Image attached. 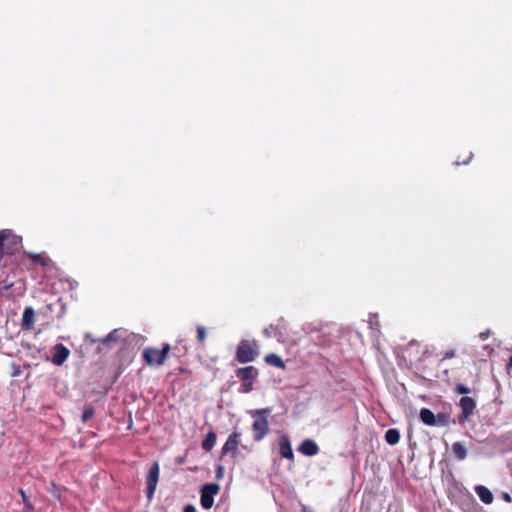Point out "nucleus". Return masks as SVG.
I'll use <instances>...</instances> for the list:
<instances>
[{"label":"nucleus","instance_id":"obj_25","mask_svg":"<svg viewBox=\"0 0 512 512\" xmlns=\"http://www.w3.org/2000/svg\"><path fill=\"white\" fill-rule=\"evenodd\" d=\"M449 423V416L446 413L436 415V426H446Z\"/></svg>","mask_w":512,"mask_h":512},{"label":"nucleus","instance_id":"obj_9","mask_svg":"<svg viewBox=\"0 0 512 512\" xmlns=\"http://www.w3.org/2000/svg\"><path fill=\"white\" fill-rule=\"evenodd\" d=\"M237 378L242 382H254L259 375L258 369L254 366L238 368L235 371Z\"/></svg>","mask_w":512,"mask_h":512},{"label":"nucleus","instance_id":"obj_34","mask_svg":"<svg viewBox=\"0 0 512 512\" xmlns=\"http://www.w3.org/2000/svg\"><path fill=\"white\" fill-rule=\"evenodd\" d=\"M506 368L508 371L512 370V355L510 356V358L508 360Z\"/></svg>","mask_w":512,"mask_h":512},{"label":"nucleus","instance_id":"obj_30","mask_svg":"<svg viewBox=\"0 0 512 512\" xmlns=\"http://www.w3.org/2000/svg\"><path fill=\"white\" fill-rule=\"evenodd\" d=\"M456 355L454 350L446 351L443 357V360L454 358Z\"/></svg>","mask_w":512,"mask_h":512},{"label":"nucleus","instance_id":"obj_38","mask_svg":"<svg viewBox=\"0 0 512 512\" xmlns=\"http://www.w3.org/2000/svg\"><path fill=\"white\" fill-rule=\"evenodd\" d=\"M222 468L220 467L218 470V477L221 475Z\"/></svg>","mask_w":512,"mask_h":512},{"label":"nucleus","instance_id":"obj_19","mask_svg":"<svg viewBox=\"0 0 512 512\" xmlns=\"http://www.w3.org/2000/svg\"><path fill=\"white\" fill-rule=\"evenodd\" d=\"M452 453L457 460H464L467 456V449L461 442L452 445Z\"/></svg>","mask_w":512,"mask_h":512},{"label":"nucleus","instance_id":"obj_5","mask_svg":"<svg viewBox=\"0 0 512 512\" xmlns=\"http://www.w3.org/2000/svg\"><path fill=\"white\" fill-rule=\"evenodd\" d=\"M240 437L241 434L239 432H232L228 439L226 440L225 444L223 445L221 449V457H224L228 454H230L232 457H236L238 454V447L240 444Z\"/></svg>","mask_w":512,"mask_h":512},{"label":"nucleus","instance_id":"obj_8","mask_svg":"<svg viewBox=\"0 0 512 512\" xmlns=\"http://www.w3.org/2000/svg\"><path fill=\"white\" fill-rule=\"evenodd\" d=\"M459 406L462 410L459 420L465 421L473 414L476 408V402L472 397L463 396L459 401Z\"/></svg>","mask_w":512,"mask_h":512},{"label":"nucleus","instance_id":"obj_3","mask_svg":"<svg viewBox=\"0 0 512 512\" xmlns=\"http://www.w3.org/2000/svg\"><path fill=\"white\" fill-rule=\"evenodd\" d=\"M20 236L12 234L10 231H0V255L13 254L21 246Z\"/></svg>","mask_w":512,"mask_h":512},{"label":"nucleus","instance_id":"obj_11","mask_svg":"<svg viewBox=\"0 0 512 512\" xmlns=\"http://www.w3.org/2000/svg\"><path fill=\"white\" fill-rule=\"evenodd\" d=\"M35 311L32 307H26L22 314L21 327L23 330H32L35 325Z\"/></svg>","mask_w":512,"mask_h":512},{"label":"nucleus","instance_id":"obj_14","mask_svg":"<svg viewBox=\"0 0 512 512\" xmlns=\"http://www.w3.org/2000/svg\"><path fill=\"white\" fill-rule=\"evenodd\" d=\"M475 492L484 504L489 505L493 502V494L486 486L477 485L475 487Z\"/></svg>","mask_w":512,"mask_h":512},{"label":"nucleus","instance_id":"obj_37","mask_svg":"<svg viewBox=\"0 0 512 512\" xmlns=\"http://www.w3.org/2000/svg\"><path fill=\"white\" fill-rule=\"evenodd\" d=\"M12 286H13V283L7 284V285H5V286H4V289H5V290H8V289H10Z\"/></svg>","mask_w":512,"mask_h":512},{"label":"nucleus","instance_id":"obj_33","mask_svg":"<svg viewBox=\"0 0 512 512\" xmlns=\"http://www.w3.org/2000/svg\"><path fill=\"white\" fill-rule=\"evenodd\" d=\"M489 335H490V331H489V330H487V331H485V332H481L479 336H480V338H481L482 340H486V339L489 337Z\"/></svg>","mask_w":512,"mask_h":512},{"label":"nucleus","instance_id":"obj_32","mask_svg":"<svg viewBox=\"0 0 512 512\" xmlns=\"http://www.w3.org/2000/svg\"><path fill=\"white\" fill-rule=\"evenodd\" d=\"M183 512H197L196 511V508L191 505V504H188L184 507V511Z\"/></svg>","mask_w":512,"mask_h":512},{"label":"nucleus","instance_id":"obj_13","mask_svg":"<svg viewBox=\"0 0 512 512\" xmlns=\"http://www.w3.org/2000/svg\"><path fill=\"white\" fill-rule=\"evenodd\" d=\"M298 451L305 456H314L319 452V447L314 440L306 439L299 445Z\"/></svg>","mask_w":512,"mask_h":512},{"label":"nucleus","instance_id":"obj_6","mask_svg":"<svg viewBox=\"0 0 512 512\" xmlns=\"http://www.w3.org/2000/svg\"><path fill=\"white\" fill-rule=\"evenodd\" d=\"M158 476H159V465L158 462H154L149 470L147 475V487H146V496L148 500H151L158 484Z\"/></svg>","mask_w":512,"mask_h":512},{"label":"nucleus","instance_id":"obj_2","mask_svg":"<svg viewBox=\"0 0 512 512\" xmlns=\"http://www.w3.org/2000/svg\"><path fill=\"white\" fill-rule=\"evenodd\" d=\"M259 345L256 340L243 339L236 348L235 360L245 364L255 361L259 356Z\"/></svg>","mask_w":512,"mask_h":512},{"label":"nucleus","instance_id":"obj_23","mask_svg":"<svg viewBox=\"0 0 512 512\" xmlns=\"http://www.w3.org/2000/svg\"><path fill=\"white\" fill-rule=\"evenodd\" d=\"M18 493L20 494L23 504H24V507H25L23 512H28V511L34 510V506H33L32 502L30 501L29 497L27 496L26 492L24 491V489L19 488Z\"/></svg>","mask_w":512,"mask_h":512},{"label":"nucleus","instance_id":"obj_10","mask_svg":"<svg viewBox=\"0 0 512 512\" xmlns=\"http://www.w3.org/2000/svg\"><path fill=\"white\" fill-rule=\"evenodd\" d=\"M279 444V453L281 457L289 459L291 461L294 460V453L292 450L290 439L287 435L283 434L278 439Z\"/></svg>","mask_w":512,"mask_h":512},{"label":"nucleus","instance_id":"obj_36","mask_svg":"<svg viewBox=\"0 0 512 512\" xmlns=\"http://www.w3.org/2000/svg\"><path fill=\"white\" fill-rule=\"evenodd\" d=\"M178 371H179V373H185V372H187V369H185L184 367L180 366L178 368Z\"/></svg>","mask_w":512,"mask_h":512},{"label":"nucleus","instance_id":"obj_20","mask_svg":"<svg viewBox=\"0 0 512 512\" xmlns=\"http://www.w3.org/2000/svg\"><path fill=\"white\" fill-rule=\"evenodd\" d=\"M265 362L271 366H274V367H277L280 369L285 368L284 361L277 354H274V353H270V354L266 355Z\"/></svg>","mask_w":512,"mask_h":512},{"label":"nucleus","instance_id":"obj_31","mask_svg":"<svg viewBox=\"0 0 512 512\" xmlns=\"http://www.w3.org/2000/svg\"><path fill=\"white\" fill-rule=\"evenodd\" d=\"M502 499H503L506 503H510V502H512V498H511L510 494H509V493H507V492H503V493H502Z\"/></svg>","mask_w":512,"mask_h":512},{"label":"nucleus","instance_id":"obj_35","mask_svg":"<svg viewBox=\"0 0 512 512\" xmlns=\"http://www.w3.org/2000/svg\"><path fill=\"white\" fill-rule=\"evenodd\" d=\"M471 158H472V153H470V154H469V156H468V158H467L466 160H463V161H462V164H467V163H469V162H470V160H471Z\"/></svg>","mask_w":512,"mask_h":512},{"label":"nucleus","instance_id":"obj_15","mask_svg":"<svg viewBox=\"0 0 512 512\" xmlns=\"http://www.w3.org/2000/svg\"><path fill=\"white\" fill-rule=\"evenodd\" d=\"M285 329H286L285 325L282 323V321H280L278 324H270L268 327H266L263 330V334L267 338L278 337V336H282V331Z\"/></svg>","mask_w":512,"mask_h":512},{"label":"nucleus","instance_id":"obj_18","mask_svg":"<svg viewBox=\"0 0 512 512\" xmlns=\"http://www.w3.org/2000/svg\"><path fill=\"white\" fill-rule=\"evenodd\" d=\"M217 435L213 430H210L202 441V449L210 452L216 444Z\"/></svg>","mask_w":512,"mask_h":512},{"label":"nucleus","instance_id":"obj_17","mask_svg":"<svg viewBox=\"0 0 512 512\" xmlns=\"http://www.w3.org/2000/svg\"><path fill=\"white\" fill-rule=\"evenodd\" d=\"M420 420L428 426H436V415L428 408H422L419 412Z\"/></svg>","mask_w":512,"mask_h":512},{"label":"nucleus","instance_id":"obj_1","mask_svg":"<svg viewBox=\"0 0 512 512\" xmlns=\"http://www.w3.org/2000/svg\"><path fill=\"white\" fill-rule=\"evenodd\" d=\"M254 418L252 424L253 439L256 442L261 441L269 431V422L267 416L271 413L270 408H262L249 412Z\"/></svg>","mask_w":512,"mask_h":512},{"label":"nucleus","instance_id":"obj_26","mask_svg":"<svg viewBox=\"0 0 512 512\" xmlns=\"http://www.w3.org/2000/svg\"><path fill=\"white\" fill-rule=\"evenodd\" d=\"M94 416V409L92 407H86L82 414V421L87 422Z\"/></svg>","mask_w":512,"mask_h":512},{"label":"nucleus","instance_id":"obj_7","mask_svg":"<svg viewBox=\"0 0 512 512\" xmlns=\"http://www.w3.org/2000/svg\"><path fill=\"white\" fill-rule=\"evenodd\" d=\"M70 355V350L63 344H56L52 348V363L57 366L63 365Z\"/></svg>","mask_w":512,"mask_h":512},{"label":"nucleus","instance_id":"obj_39","mask_svg":"<svg viewBox=\"0 0 512 512\" xmlns=\"http://www.w3.org/2000/svg\"><path fill=\"white\" fill-rule=\"evenodd\" d=\"M2 295V290L0 289V296Z\"/></svg>","mask_w":512,"mask_h":512},{"label":"nucleus","instance_id":"obj_29","mask_svg":"<svg viewBox=\"0 0 512 512\" xmlns=\"http://www.w3.org/2000/svg\"><path fill=\"white\" fill-rule=\"evenodd\" d=\"M169 351H170V346L168 344L162 346V364H164Z\"/></svg>","mask_w":512,"mask_h":512},{"label":"nucleus","instance_id":"obj_24","mask_svg":"<svg viewBox=\"0 0 512 512\" xmlns=\"http://www.w3.org/2000/svg\"><path fill=\"white\" fill-rule=\"evenodd\" d=\"M197 340L199 344L202 346L204 345L206 340V329L202 325L197 326Z\"/></svg>","mask_w":512,"mask_h":512},{"label":"nucleus","instance_id":"obj_12","mask_svg":"<svg viewBox=\"0 0 512 512\" xmlns=\"http://www.w3.org/2000/svg\"><path fill=\"white\" fill-rule=\"evenodd\" d=\"M23 254L28 259H30L32 263L38 264L42 267H48L51 264V259L45 252L33 253V252L25 251Z\"/></svg>","mask_w":512,"mask_h":512},{"label":"nucleus","instance_id":"obj_28","mask_svg":"<svg viewBox=\"0 0 512 512\" xmlns=\"http://www.w3.org/2000/svg\"><path fill=\"white\" fill-rule=\"evenodd\" d=\"M254 382H242L239 391L241 393H250L253 390Z\"/></svg>","mask_w":512,"mask_h":512},{"label":"nucleus","instance_id":"obj_21","mask_svg":"<svg viewBox=\"0 0 512 512\" xmlns=\"http://www.w3.org/2000/svg\"><path fill=\"white\" fill-rule=\"evenodd\" d=\"M385 440L390 445H396L400 441V432L395 428H390L385 432Z\"/></svg>","mask_w":512,"mask_h":512},{"label":"nucleus","instance_id":"obj_16","mask_svg":"<svg viewBox=\"0 0 512 512\" xmlns=\"http://www.w3.org/2000/svg\"><path fill=\"white\" fill-rule=\"evenodd\" d=\"M143 358L148 365H158L160 364V350L145 349Z\"/></svg>","mask_w":512,"mask_h":512},{"label":"nucleus","instance_id":"obj_27","mask_svg":"<svg viewBox=\"0 0 512 512\" xmlns=\"http://www.w3.org/2000/svg\"><path fill=\"white\" fill-rule=\"evenodd\" d=\"M457 394L467 395L470 393V388L464 384H457L454 388Z\"/></svg>","mask_w":512,"mask_h":512},{"label":"nucleus","instance_id":"obj_22","mask_svg":"<svg viewBox=\"0 0 512 512\" xmlns=\"http://www.w3.org/2000/svg\"><path fill=\"white\" fill-rule=\"evenodd\" d=\"M120 338H121L120 330L114 329L108 335H106L104 338L98 339L97 341L102 344H109L111 342L119 341Z\"/></svg>","mask_w":512,"mask_h":512},{"label":"nucleus","instance_id":"obj_4","mask_svg":"<svg viewBox=\"0 0 512 512\" xmlns=\"http://www.w3.org/2000/svg\"><path fill=\"white\" fill-rule=\"evenodd\" d=\"M220 486L216 483H209L202 486L200 491V503L204 509L212 508L214 497L219 493Z\"/></svg>","mask_w":512,"mask_h":512}]
</instances>
